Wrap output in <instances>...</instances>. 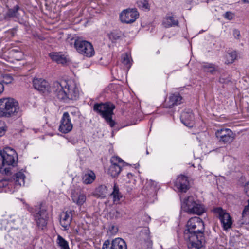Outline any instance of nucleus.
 Listing matches in <instances>:
<instances>
[{"label": "nucleus", "instance_id": "1", "mask_svg": "<svg viewBox=\"0 0 249 249\" xmlns=\"http://www.w3.org/2000/svg\"><path fill=\"white\" fill-rule=\"evenodd\" d=\"M204 224L201 218L194 217L189 219L184 231V238L189 241L190 249H199L205 242Z\"/></svg>", "mask_w": 249, "mask_h": 249}, {"label": "nucleus", "instance_id": "2", "mask_svg": "<svg viewBox=\"0 0 249 249\" xmlns=\"http://www.w3.org/2000/svg\"><path fill=\"white\" fill-rule=\"evenodd\" d=\"M52 90L59 100L65 103L71 100H76L79 97L78 87L72 80L55 81L53 84Z\"/></svg>", "mask_w": 249, "mask_h": 249}, {"label": "nucleus", "instance_id": "3", "mask_svg": "<svg viewBox=\"0 0 249 249\" xmlns=\"http://www.w3.org/2000/svg\"><path fill=\"white\" fill-rule=\"evenodd\" d=\"M18 159V155L13 149L7 147L0 150V172L8 175L10 173L11 168L5 167H14L17 164Z\"/></svg>", "mask_w": 249, "mask_h": 249}, {"label": "nucleus", "instance_id": "4", "mask_svg": "<svg viewBox=\"0 0 249 249\" xmlns=\"http://www.w3.org/2000/svg\"><path fill=\"white\" fill-rule=\"evenodd\" d=\"M21 115L18 103L12 98L0 99V117H12Z\"/></svg>", "mask_w": 249, "mask_h": 249}, {"label": "nucleus", "instance_id": "5", "mask_svg": "<svg viewBox=\"0 0 249 249\" xmlns=\"http://www.w3.org/2000/svg\"><path fill=\"white\" fill-rule=\"evenodd\" d=\"M115 108V105L110 102L95 103L93 107V110L104 118L111 127L115 124V121L112 118Z\"/></svg>", "mask_w": 249, "mask_h": 249}, {"label": "nucleus", "instance_id": "6", "mask_svg": "<svg viewBox=\"0 0 249 249\" xmlns=\"http://www.w3.org/2000/svg\"><path fill=\"white\" fill-rule=\"evenodd\" d=\"M181 209L188 213L198 215H201L205 211L203 205L195 201L192 196L184 199L181 204Z\"/></svg>", "mask_w": 249, "mask_h": 249}, {"label": "nucleus", "instance_id": "7", "mask_svg": "<svg viewBox=\"0 0 249 249\" xmlns=\"http://www.w3.org/2000/svg\"><path fill=\"white\" fill-rule=\"evenodd\" d=\"M74 45L77 51L85 56L91 57L94 55L93 47L91 43L88 41L81 38H77L74 40Z\"/></svg>", "mask_w": 249, "mask_h": 249}, {"label": "nucleus", "instance_id": "8", "mask_svg": "<svg viewBox=\"0 0 249 249\" xmlns=\"http://www.w3.org/2000/svg\"><path fill=\"white\" fill-rule=\"evenodd\" d=\"M32 213H34L35 220L37 227L43 229L47 223L48 213L46 208L42 203H40L38 206H35Z\"/></svg>", "mask_w": 249, "mask_h": 249}, {"label": "nucleus", "instance_id": "9", "mask_svg": "<svg viewBox=\"0 0 249 249\" xmlns=\"http://www.w3.org/2000/svg\"><path fill=\"white\" fill-rule=\"evenodd\" d=\"M150 231L148 227H144L137 237L136 245L139 249H143L148 246L150 243Z\"/></svg>", "mask_w": 249, "mask_h": 249}, {"label": "nucleus", "instance_id": "10", "mask_svg": "<svg viewBox=\"0 0 249 249\" xmlns=\"http://www.w3.org/2000/svg\"><path fill=\"white\" fill-rule=\"evenodd\" d=\"M213 212L220 219L224 230H227L231 227L232 224V218L228 213H226L221 207L214 209Z\"/></svg>", "mask_w": 249, "mask_h": 249}, {"label": "nucleus", "instance_id": "11", "mask_svg": "<svg viewBox=\"0 0 249 249\" xmlns=\"http://www.w3.org/2000/svg\"><path fill=\"white\" fill-rule=\"evenodd\" d=\"M139 17V14L136 8H128L123 10L120 15L122 22L129 24L134 22Z\"/></svg>", "mask_w": 249, "mask_h": 249}, {"label": "nucleus", "instance_id": "12", "mask_svg": "<svg viewBox=\"0 0 249 249\" xmlns=\"http://www.w3.org/2000/svg\"><path fill=\"white\" fill-rule=\"evenodd\" d=\"M111 165L108 170V174L113 178L118 177L122 170L121 164L125 163L118 156H113L110 159Z\"/></svg>", "mask_w": 249, "mask_h": 249}, {"label": "nucleus", "instance_id": "13", "mask_svg": "<svg viewBox=\"0 0 249 249\" xmlns=\"http://www.w3.org/2000/svg\"><path fill=\"white\" fill-rule=\"evenodd\" d=\"M215 135L219 142L224 144L230 143L232 142L236 136L234 133L228 128L217 130Z\"/></svg>", "mask_w": 249, "mask_h": 249}, {"label": "nucleus", "instance_id": "14", "mask_svg": "<svg viewBox=\"0 0 249 249\" xmlns=\"http://www.w3.org/2000/svg\"><path fill=\"white\" fill-rule=\"evenodd\" d=\"M34 87L41 93L47 94L51 91L49 83L42 78H34L33 80Z\"/></svg>", "mask_w": 249, "mask_h": 249}, {"label": "nucleus", "instance_id": "15", "mask_svg": "<svg viewBox=\"0 0 249 249\" xmlns=\"http://www.w3.org/2000/svg\"><path fill=\"white\" fill-rule=\"evenodd\" d=\"M72 127L69 114L68 112H65L60 121L59 130L61 132L66 134L70 132Z\"/></svg>", "mask_w": 249, "mask_h": 249}, {"label": "nucleus", "instance_id": "16", "mask_svg": "<svg viewBox=\"0 0 249 249\" xmlns=\"http://www.w3.org/2000/svg\"><path fill=\"white\" fill-rule=\"evenodd\" d=\"M181 122L186 126L192 127L194 124V116L190 109H185L180 115Z\"/></svg>", "mask_w": 249, "mask_h": 249}, {"label": "nucleus", "instance_id": "17", "mask_svg": "<svg viewBox=\"0 0 249 249\" xmlns=\"http://www.w3.org/2000/svg\"><path fill=\"white\" fill-rule=\"evenodd\" d=\"M175 185L181 192H186L189 189V183L185 176L178 177L175 182Z\"/></svg>", "mask_w": 249, "mask_h": 249}, {"label": "nucleus", "instance_id": "18", "mask_svg": "<svg viewBox=\"0 0 249 249\" xmlns=\"http://www.w3.org/2000/svg\"><path fill=\"white\" fill-rule=\"evenodd\" d=\"M71 211H66L63 212L61 214L60 223L61 225L65 228V230H67L70 227L71 223L72 220V213Z\"/></svg>", "mask_w": 249, "mask_h": 249}, {"label": "nucleus", "instance_id": "19", "mask_svg": "<svg viewBox=\"0 0 249 249\" xmlns=\"http://www.w3.org/2000/svg\"><path fill=\"white\" fill-rule=\"evenodd\" d=\"M182 98L179 93H174L172 94L169 98V101L166 104L167 108H172L174 106H177L180 104L182 102Z\"/></svg>", "mask_w": 249, "mask_h": 249}, {"label": "nucleus", "instance_id": "20", "mask_svg": "<svg viewBox=\"0 0 249 249\" xmlns=\"http://www.w3.org/2000/svg\"><path fill=\"white\" fill-rule=\"evenodd\" d=\"M20 10L18 5H16L13 8H9L7 12L3 15L2 19L8 21L12 18H16L18 15V11Z\"/></svg>", "mask_w": 249, "mask_h": 249}, {"label": "nucleus", "instance_id": "21", "mask_svg": "<svg viewBox=\"0 0 249 249\" xmlns=\"http://www.w3.org/2000/svg\"><path fill=\"white\" fill-rule=\"evenodd\" d=\"M111 249H127L125 241L121 238H116L110 242Z\"/></svg>", "mask_w": 249, "mask_h": 249}, {"label": "nucleus", "instance_id": "22", "mask_svg": "<svg viewBox=\"0 0 249 249\" xmlns=\"http://www.w3.org/2000/svg\"><path fill=\"white\" fill-rule=\"evenodd\" d=\"M49 56L51 58L58 64H65L67 63V59L64 55L60 53L52 52L50 53Z\"/></svg>", "mask_w": 249, "mask_h": 249}, {"label": "nucleus", "instance_id": "23", "mask_svg": "<svg viewBox=\"0 0 249 249\" xmlns=\"http://www.w3.org/2000/svg\"><path fill=\"white\" fill-rule=\"evenodd\" d=\"M163 24L166 28L178 26V20H176L173 16H167L164 19L163 22Z\"/></svg>", "mask_w": 249, "mask_h": 249}, {"label": "nucleus", "instance_id": "24", "mask_svg": "<svg viewBox=\"0 0 249 249\" xmlns=\"http://www.w3.org/2000/svg\"><path fill=\"white\" fill-rule=\"evenodd\" d=\"M95 174L92 171H90L88 173L85 174L82 178L83 183L85 184L91 183L95 179Z\"/></svg>", "mask_w": 249, "mask_h": 249}, {"label": "nucleus", "instance_id": "25", "mask_svg": "<svg viewBox=\"0 0 249 249\" xmlns=\"http://www.w3.org/2000/svg\"><path fill=\"white\" fill-rule=\"evenodd\" d=\"M25 177L24 174L21 172H18L13 176V179L15 180L16 185L21 186L24 184V178Z\"/></svg>", "mask_w": 249, "mask_h": 249}, {"label": "nucleus", "instance_id": "26", "mask_svg": "<svg viewBox=\"0 0 249 249\" xmlns=\"http://www.w3.org/2000/svg\"><path fill=\"white\" fill-rule=\"evenodd\" d=\"M201 68L205 72H210L211 74H213L217 71V67L212 63H204L202 65Z\"/></svg>", "mask_w": 249, "mask_h": 249}, {"label": "nucleus", "instance_id": "27", "mask_svg": "<svg viewBox=\"0 0 249 249\" xmlns=\"http://www.w3.org/2000/svg\"><path fill=\"white\" fill-rule=\"evenodd\" d=\"M111 195L113 197L114 201L120 200L123 196L120 193L119 187L116 183L114 184L113 190Z\"/></svg>", "mask_w": 249, "mask_h": 249}, {"label": "nucleus", "instance_id": "28", "mask_svg": "<svg viewBox=\"0 0 249 249\" xmlns=\"http://www.w3.org/2000/svg\"><path fill=\"white\" fill-rule=\"evenodd\" d=\"M107 187L105 185H100L96 189L95 195L99 197H105L107 194Z\"/></svg>", "mask_w": 249, "mask_h": 249}, {"label": "nucleus", "instance_id": "29", "mask_svg": "<svg viewBox=\"0 0 249 249\" xmlns=\"http://www.w3.org/2000/svg\"><path fill=\"white\" fill-rule=\"evenodd\" d=\"M57 243L61 249H70L68 242L60 235L57 237Z\"/></svg>", "mask_w": 249, "mask_h": 249}, {"label": "nucleus", "instance_id": "30", "mask_svg": "<svg viewBox=\"0 0 249 249\" xmlns=\"http://www.w3.org/2000/svg\"><path fill=\"white\" fill-rule=\"evenodd\" d=\"M237 57V53L236 51H233L228 53L226 56L228 63H232L236 59Z\"/></svg>", "mask_w": 249, "mask_h": 249}, {"label": "nucleus", "instance_id": "31", "mask_svg": "<svg viewBox=\"0 0 249 249\" xmlns=\"http://www.w3.org/2000/svg\"><path fill=\"white\" fill-rule=\"evenodd\" d=\"M138 6L143 10L149 9V5L146 0H139L137 2Z\"/></svg>", "mask_w": 249, "mask_h": 249}, {"label": "nucleus", "instance_id": "32", "mask_svg": "<svg viewBox=\"0 0 249 249\" xmlns=\"http://www.w3.org/2000/svg\"><path fill=\"white\" fill-rule=\"evenodd\" d=\"M123 35L121 32L114 31L109 35V38L112 40H116L120 39Z\"/></svg>", "mask_w": 249, "mask_h": 249}, {"label": "nucleus", "instance_id": "33", "mask_svg": "<svg viewBox=\"0 0 249 249\" xmlns=\"http://www.w3.org/2000/svg\"><path fill=\"white\" fill-rule=\"evenodd\" d=\"M86 196L84 195H79L78 198H73V202L76 203L79 205H82L85 201Z\"/></svg>", "mask_w": 249, "mask_h": 249}, {"label": "nucleus", "instance_id": "34", "mask_svg": "<svg viewBox=\"0 0 249 249\" xmlns=\"http://www.w3.org/2000/svg\"><path fill=\"white\" fill-rule=\"evenodd\" d=\"M13 81V77L10 74H6L3 76V79L2 80L1 83L9 84H11Z\"/></svg>", "mask_w": 249, "mask_h": 249}, {"label": "nucleus", "instance_id": "35", "mask_svg": "<svg viewBox=\"0 0 249 249\" xmlns=\"http://www.w3.org/2000/svg\"><path fill=\"white\" fill-rule=\"evenodd\" d=\"M124 214V212L121 210H117L113 213V216L116 218H119L122 217Z\"/></svg>", "mask_w": 249, "mask_h": 249}, {"label": "nucleus", "instance_id": "36", "mask_svg": "<svg viewBox=\"0 0 249 249\" xmlns=\"http://www.w3.org/2000/svg\"><path fill=\"white\" fill-rule=\"evenodd\" d=\"M17 31V28H14L11 30L7 31L6 32V33L9 37H13L16 35Z\"/></svg>", "mask_w": 249, "mask_h": 249}, {"label": "nucleus", "instance_id": "37", "mask_svg": "<svg viewBox=\"0 0 249 249\" xmlns=\"http://www.w3.org/2000/svg\"><path fill=\"white\" fill-rule=\"evenodd\" d=\"M122 62L125 65H128L130 64V60L127 54H125L122 56Z\"/></svg>", "mask_w": 249, "mask_h": 249}, {"label": "nucleus", "instance_id": "38", "mask_svg": "<svg viewBox=\"0 0 249 249\" xmlns=\"http://www.w3.org/2000/svg\"><path fill=\"white\" fill-rule=\"evenodd\" d=\"M248 205L246 206L242 212V217L249 215V199L248 200Z\"/></svg>", "mask_w": 249, "mask_h": 249}, {"label": "nucleus", "instance_id": "39", "mask_svg": "<svg viewBox=\"0 0 249 249\" xmlns=\"http://www.w3.org/2000/svg\"><path fill=\"white\" fill-rule=\"evenodd\" d=\"M147 184L148 185H151V189L152 190V192H155L156 191L157 183L156 182L150 180L149 182L147 183Z\"/></svg>", "mask_w": 249, "mask_h": 249}, {"label": "nucleus", "instance_id": "40", "mask_svg": "<svg viewBox=\"0 0 249 249\" xmlns=\"http://www.w3.org/2000/svg\"><path fill=\"white\" fill-rule=\"evenodd\" d=\"M224 17L227 19L231 20L233 18V14L231 12L227 11L224 14Z\"/></svg>", "mask_w": 249, "mask_h": 249}, {"label": "nucleus", "instance_id": "41", "mask_svg": "<svg viewBox=\"0 0 249 249\" xmlns=\"http://www.w3.org/2000/svg\"><path fill=\"white\" fill-rule=\"evenodd\" d=\"M6 127L5 126H3L0 123V137L4 135L6 130Z\"/></svg>", "mask_w": 249, "mask_h": 249}, {"label": "nucleus", "instance_id": "42", "mask_svg": "<svg viewBox=\"0 0 249 249\" xmlns=\"http://www.w3.org/2000/svg\"><path fill=\"white\" fill-rule=\"evenodd\" d=\"M233 34L235 38H239L240 36V31L238 30L234 29L233 31Z\"/></svg>", "mask_w": 249, "mask_h": 249}, {"label": "nucleus", "instance_id": "43", "mask_svg": "<svg viewBox=\"0 0 249 249\" xmlns=\"http://www.w3.org/2000/svg\"><path fill=\"white\" fill-rule=\"evenodd\" d=\"M7 184L8 182L7 180L3 179L0 180V188L4 187L5 186H7Z\"/></svg>", "mask_w": 249, "mask_h": 249}, {"label": "nucleus", "instance_id": "44", "mask_svg": "<svg viewBox=\"0 0 249 249\" xmlns=\"http://www.w3.org/2000/svg\"><path fill=\"white\" fill-rule=\"evenodd\" d=\"M248 191H249V182L246 183L244 186L245 193H246Z\"/></svg>", "mask_w": 249, "mask_h": 249}, {"label": "nucleus", "instance_id": "45", "mask_svg": "<svg viewBox=\"0 0 249 249\" xmlns=\"http://www.w3.org/2000/svg\"><path fill=\"white\" fill-rule=\"evenodd\" d=\"M4 90V86L2 83L0 82V94Z\"/></svg>", "mask_w": 249, "mask_h": 249}, {"label": "nucleus", "instance_id": "46", "mask_svg": "<svg viewBox=\"0 0 249 249\" xmlns=\"http://www.w3.org/2000/svg\"><path fill=\"white\" fill-rule=\"evenodd\" d=\"M219 82L221 83H226L228 80L224 78H222V77H220L219 78Z\"/></svg>", "mask_w": 249, "mask_h": 249}, {"label": "nucleus", "instance_id": "47", "mask_svg": "<svg viewBox=\"0 0 249 249\" xmlns=\"http://www.w3.org/2000/svg\"><path fill=\"white\" fill-rule=\"evenodd\" d=\"M150 217L149 216H148L147 215L146 216H144V219L147 220L148 221V222L150 220Z\"/></svg>", "mask_w": 249, "mask_h": 249}, {"label": "nucleus", "instance_id": "48", "mask_svg": "<svg viewBox=\"0 0 249 249\" xmlns=\"http://www.w3.org/2000/svg\"><path fill=\"white\" fill-rule=\"evenodd\" d=\"M114 228H115V226H113V225H112L111 226V228H110V231H113Z\"/></svg>", "mask_w": 249, "mask_h": 249}, {"label": "nucleus", "instance_id": "49", "mask_svg": "<svg viewBox=\"0 0 249 249\" xmlns=\"http://www.w3.org/2000/svg\"><path fill=\"white\" fill-rule=\"evenodd\" d=\"M242 1L245 3H249V1H248V0H242Z\"/></svg>", "mask_w": 249, "mask_h": 249}, {"label": "nucleus", "instance_id": "50", "mask_svg": "<svg viewBox=\"0 0 249 249\" xmlns=\"http://www.w3.org/2000/svg\"><path fill=\"white\" fill-rule=\"evenodd\" d=\"M245 194L248 197H249V191H247Z\"/></svg>", "mask_w": 249, "mask_h": 249}, {"label": "nucleus", "instance_id": "51", "mask_svg": "<svg viewBox=\"0 0 249 249\" xmlns=\"http://www.w3.org/2000/svg\"><path fill=\"white\" fill-rule=\"evenodd\" d=\"M146 154H149V152H148V151L147 150V151H146Z\"/></svg>", "mask_w": 249, "mask_h": 249}, {"label": "nucleus", "instance_id": "52", "mask_svg": "<svg viewBox=\"0 0 249 249\" xmlns=\"http://www.w3.org/2000/svg\"><path fill=\"white\" fill-rule=\"evenodd\" d=\"M242 224H245V222H242Z\"/></svg>", "mask_w": 249, "mask_h": 249}, {"label": "nucleus", "instance_id": "53", "mask_svg": "<svg viewBox=\"0 0 249 249\" xmlns=\"http://www.w3.org/2000/svg\"><path fill=\"white\" fill-rule=\"evenodd\" d=\"M2 20V19H0V20Z\"/></svg>", "mask_w": 249, "mask_h": 249}]
</instances>
